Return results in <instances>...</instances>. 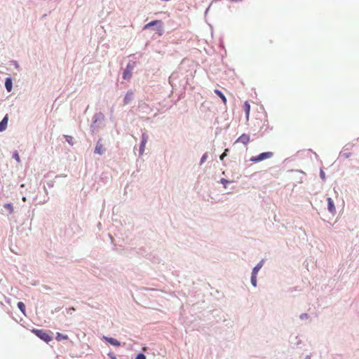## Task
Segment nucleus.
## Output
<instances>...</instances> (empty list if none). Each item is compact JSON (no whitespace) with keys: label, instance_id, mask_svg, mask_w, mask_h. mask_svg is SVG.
I'll return each instance as SVG.
<instances>
[{"label":"nucleus","instance_id":"nucleus-1","mask_svg":"<svg viewBox=\"0 0 359 359\" xmlns=\"http://www.w3.org/2000/svg\"><path fill=\"white\" fill-rule=\"evenodd\" d=\"M32 332L47 344L53 340V337L50 335L47 331L43 330L34 328L32 330Z\"/></svg>","mask_w":359,"mask_h":359},{"label":"nucleus","instance_id":"nucleus-2","mask_svg":"<svg viewBox=\"0 0 359 359\" xmlns=\"http://www.w3.org/2000/svg\"><path fill=\"white\" fill-rule=\"evenodd\" d=\"M104 119V116L102 112L95 113L93 117V121L90 125V130L94 133L100 127L101 123Z\"/></svg>","mask_w":359,"mask_h":359},{"label":"nucleus","instance_id":"nucleus-3","mask_svg":"<svg viewBox=\"0 0 359 359\" xmlns=\"http://www.w3.org/2000/svg\"><path fill=\"white\" fill-rule=\"evenodd\" d=\"M273 156V153L271 151L262 152L255 156H252L250 159L251 162L258 163L265 159L271 158Z\"/></svg>","mask_w":359,"mask_h":359},{"label":"nucleus","instance_id":"nucleus-4","mask_svg":"<svg viewBox=\"0 0 359 359\" xmlns=\"http://www.w3.org/2000/svg\"><path fill=\"white\" fill-rule=\"evenodd\" d=\"M148 138H149V136L145 132L142 133L141 142H140V147H139L140 156L142 155V154L144 151L145 145L147 142Z\"/></svg>","mask_w":359,"mask_h":359},{"label":"nucleus","instance_id":"nucleus-5","mask_svg":"<svg viewBox=\"0 0 359 359\" xmlns=\"http://www.w3.org/2000/svg\"><path fill=\"white\" fill-rule=\"evenodd\" d=\"M135 66V62L130 64H128L126 69L124 70L123 78L124 79H129L132 76V71L133 69V67Z\"/></svg>","mask_w":359,"mask_h":359},{"label":"nucleus","instance_id":"nucleus-6","mask_svg":"<svg viewBox=\"0 0 359 359\" xmlns=\"http://www.w3.org/2000/svg\"><path fill=\"white\" fill-rule=\"evenodd\" d=\"M137 253L142 256L147 257L149 259L154 262H159V258L158 257L153 256L151 254L146 253L145 250L143 249H140Z\"/></svg>","mask_w":359,"mask_h":359},{"label":"nucleus","instance_id":"nucleus-7","mask_svg":"<svg viewBox=\"0 0 359 359\" xmlns=\"http://www.w3.org/2000/svg\"><path fill=\"white\" fill-rule=\"evenodd\" d=\"M250 142V135L245 133L242 134L236 140L235 143L241 142L245 145H247Z\"/></svg>","mask_w":359,"mask_h":359},{"label":"nucleus","instance_id":"nucleus-8","mask_svg":"<svg viewBox=\"0 0 359 359\" xmlns=\"http://www.w3.org/2000/svg\"><path fill=\"white\" fill-rule=\"evenodd\" d=\"M103 339L104 341H106L107 342H108L111 346H116V347H118V346H121L120 341H118L116 339H115L114 337L104 336L103 337Z\"/></svg>","mask_w":359,"mask_h":359},{"label":"nucleus","instance_id":"nucleus-9","mask_svg":"<svg viewBox=\"0 0 359 359\" xmlns=\"http://www.w3.org/2000/svg\"><path fill=\"white\" fill-rule=\"evenodd\" d=\"M105 151V149L103 147V145L101 143V140L100 139L95 145L94 153L97 154L99 155H102Z\"/></svg>","mask_w":359,"mask_h":359},{"label":"nucleus","instance_id":"nucleus-10","mask_svg":"<svg viewBox=\"0 0 359 359\" xmlns=\"http://www.w3.org/2000/svg\"><path fill=\"white\" fill-rule=\"evenodd\" d=\"M265 260L264 259H262V260H260L253 268H252V273L251 274H254V275H257V273L259 272V271L262 268L263 265H264V263Z\"/></svg>","mask_w":359,"mask_h":359},{"label":"nucleus","instance_id":"nucleus-11","mask_svg":"<svg viewBox=\"0 0 359 359\" xmlns=\"http://www.w3.org/2000/svg\"><path fill=\"white\" fill-rule=\"evenodd\" d=\"M327 210L332 214L335 213L336 209H335V205H334V203L333 200L330 197H328L327 198Z\"/></svg>","mask_w":359,"mask_h":359},{"label":"nucleus","instance_id":"nucleus-12","mask_svg":"<svg viewBox=\"0 0 359 359\" xmlns=\"http://www.w3.org/2000/svg\"><path fill=\"white\" fill-rule=\"evenodd\" d=\"M8 114H6L2 120L0 121V132H3L6 130L7 126H8Z\"/></svg>","mask_w":359,"mask_h":359},{"label":"nucleus","instance_id":"nucleus-13","mask_svg":"<svg viewBox=\"0 0 359 359\" xmlns=\"http://www.w3.org/2000/svg\"><path fill=\"white\" fill-rule=\"evenodd\" d=\"M134 98L133 91H127L124 98H123V104H128L131 100Z\"/></svg>","mask_w":359,"mask_h":359},{"label":"nucleus","instance_id":"nucleus-14","mask_svg":"<svg viewBox=\"0 0 359 359\" xmlns=\"http://www.w3.org/2000/svg\"><path fill=\"white\" fill-rule=\"evenodd\" d=\"M243 109L245 114L246 118L248 119L250 111V105L248 101H245L243 104Z\"/></svg>","mask_w":359,"mask_h":359},{"label":"nucleus","instance_id":"nucleus-15","mask_svg":"<svg viewBox=\"0 0 359 359\" xmlns=\"http://www.w3.org/2000/svg\"><path fill=\"white\" fill-rule=\"evenodd\" d=\"M272 128H269L268 123H264L262 126L260 128V133L262 135H264V133H267L269 130H271Z\"/></svg>","mask_w":359,"mask_h":359},{"label":"nucleus","instance_id":"nucleus-16","mask_svg":"<svg viewBox=\"0 0 359 359\" xmlns=\"http://www.w3.org/2000/svg\"><path fill=\"white\" fill-rule=\"evenodd\" d=\"M17 306L19 309V310L23 313V315L26 316L25 304L22 302H18L17 304Z\"/></svg>","mask_w":359,"mask_h":359},{"label":"nucleus","instance_id":"nucleus-17","mask_svg":"<svg viewBox=\"0 0 359 359\" xmlns=\"http://www.w3.org/2000/svg\"><path fill=\"white\" fill-rule=\"evenodd\" d=\"M65 141L71 146H73L74 144V137L72 136H70V135H63Z\"/></svg>","mask_w":359,"mask_h":359},{"label":"nucleus","instance_id":"nucleus-18","mask_svg":"<svg viewBox=\"0 0 359 359\" xmlns=\"http://www.w3.org/2000/svg\"><path fill=\"white\" fill-rule=\"evenodd\" d=\"M158 24H161V20H154V21H151L149 23H147V25H144V29H149V27H151V26H154V25H158Z\"/></svg>","mask_w":359,"mask_h":359},{"label":"nucleus","instance_id":"nucleus-19","mask_svg":"<svg viewBox=\"0 0 359 359\" xmlns=\"http://www.w3.org/2000/svg\"><path fill=\"white\" fill-rule=\"evenodd\" d=\"M295 172L297 173L299 177L297 178V182L302 183L303 182L304 177L305 176V172L301 171V170H295Z\"/></svg>","mask_w":359,"mask_h":359},{"label":"nucleus","instance_id":"nucleus-20","mask_svg":"<svg viewBox=\"0 0 359 359\" xmlns=\"http://www.w3.org/2000/svg\"><path fill=\"white\" fill-rule=\"evenodd\" d=\"M55 339H56L57 341H60L63 340V339H68V336L65 335V334H62L60 332H57L56 333Z\"/></svg>","mask_w":359,"mask_h":359},{"label":"nucleus","instance_id":"nucleus-21","mask_svg":"<svg viewBox=\"0 0 359 359\" xmlns=\"http://www.w3.org/2000/svg\"><path fill=\"white\" fill-rule=\"evenodd\" d=\"M257 275L251 274L250 282L253 287H256L257 286Z\"/></svg>","mask_w":359,"mask_h":359},{"label":"nucleus","instance_id":"nucleus-22","mask_svg":"<svg viewBox=\"0 0 359 359\" xmlns=\"http://www.w3.org/2000/svg\"><path fill=\"white\" fill-rule=\"evenodd\" d=\"M4 208L7 210L10 214H11L13 212V204L11 203H5L4 205Z\"/></svg>","mask_w":359,"mask_h":359},{"label":"nucleus","instance_id":"nucleus-23","mask_svg":"<svg viewBox=\"0 0 359 359\" xmlns=\"http://www.w3.org/2000/svg\"><path fill=\"white\" fill-rule=\"evenodd\" d=\"M5 86L6 90H11L12 89V80L10 78H7L5 81Z\"/></svg>","mask_w":359,"mask_h":359},{"label":"nucleus","instance_id":"nucleus-24","mask_svg":"<svg viewBox=\"0 0 359 359\" xmlns=\"http://www.w3.org/2000/svg\"><path fill=\"white\" fill-rule=\"evenodd\" d=\"M346 150V149H345L344 147V151H341L340 152L339 156L341 157H344L345 158H349L351 156V153H350V152H345Z\"/></svg>","mask_w":359,"mask_h":359},{"label":"nucleus","instance_id":"nucleus-25","mask_svg":"<svg viewBox=\"0 0 359 359\" xmlns=\"http://www.w3.org/2000/svg\"><path fill=\"white\" fill-rule=\"evenodd\" d=\"M233 181H230L229 180H226L225 178H222L220 180V183L222 184L224 188L226 189L227 188V184H230V183H232Z\"/></svg>","mask_w":359,"mask_h":359},{"label":"nucleus","instance_id":"nucleus-26","mask_svg":"<svg viewBox=\"0 0 359 359\" xmlns=\"http://www.w3.org/2000/svg\"><path fill=\"white\" fill-rule=\"evenodd\" d=\"M215 93L222 99L224 104L226 102V98L222 91H215Z\"/></svg>","mask_w":359,"mask_h":359},{"label":"nucleus","instance_id":"nucleus-27","mask_svg":"<svg viewBox=\"0 0 359 359\" xmlns=\"http://www.w3.org/2000/svg\"><path fill=\"white\" fill-rule=\"evenodd\" d=\"M229 152V149H225L224 152L219 156V159L221 161H223L224 158L228 155Z\"/></svg>","mask_w":359,"mask_h":359},{"label":"nucleus","instance_id":"nucleus-28","mask_svg":"<svg viewBox=\"0 0 359 359\" xmlns=\"http://www.w3.org/2000/svg\"><path fill=\"white\" fill-rule=\"evenodd\" d=\"M12 157L17 161V162H20V156H19V154L17 151H14L13 152V155H12Z\"/></svg>","mask_w":359,"mask_h":359},{"label":"nucleus","instance_id":"nucleus-29","mask_svg":"<svg viewBox=\"0 0 359 359\" xmlns=\"http://www.w3.org/2000/svg\"><path fill=\"white\" fill-rule=\"evenodd\" d=\"M207 158H208V154L207 153H204L202 155V156L201 158V160H200V165H201L205 163V161L207 160Z\"/></svg>","mask_w":359,"mask_h":359},{"label":"nucleus","instance_id":"nucleus-30","mask_svg":"<svg viewBox=\"0 0 359 359\" xmlns=\"http://www.w3.org/2000/svg\"><path fill=\"white\" fill-rule=\"evenodd\" d=\"M135 359H147L146 355L142 353H139L135 356Z\"/></svg>","mask_w":359,"mask_h":359},{"label":"nucleus","instance_id":"nucleus-31","mask_svg":"<svg viewBox=\"0 0 359 359\" xmlns=\"http://www.w3.org/2000/svg\"><path fill=\"white\" fill-rule=\"evenodd\" d=\"M309 318V316L308 313H302L300 314L299 316V318L301 320H306V319H308Z\"/></svg>","mask_w":359,"mask_h":359},{"label":"nucleus","instance_id":"nucleus-32","mask_svg":"<svg viewBox=\"0 0 359 359\" xmlns=\"http://www.w3.org/2000/svg\"><path fill=\"white\" fill-rule=\"evenodd\" d=\"M320 177L323 180H325V172L321 169L320 171Z\"/></svg>","mask_w":359,"mask_h":359},{"label":"nucleus","instance_id":"nucleus-33","mask_svg":"<svg viewBox=\"0 0 359 359\" xmlns=\"http://www.w3.org/2000/svg\"><path fill=\"white\" fill-rule=\"evenodd\" d=\"M295 339H297V341L294 343V344L297 346H299L301 344H302V340L299 339V337L298 336H296L295 337Z\"/></svg>","mask_w":359,"mask_h":359},{"label":"nucleus","instance_id":"nucleus-34","mask_svg":"<svg viewBox=\"0 0 359 359\" xmlns=\"http://www.w3.org/2000/svg\"><path fill=\"white\" fill-rule=\"evenodd\" d=\"M108 356L111 358V359H117L116 358V356L111 352L109 353H108Z\"/></svg>","mask_w":359,"mask_h":359},{"label":"nucleus","instance_id":"nucleus-35","mask_svg":"<svg viewBox=\"0 0 359 359\" xmlns=\"http://www.w3.org/2000/svg\"><path fill=\"white\" fill-rule=\"evenodd\" d=\"M75 311V309L74 307H70L68 309L67 312L69 313H72V311Z\"/></svg>","mask_w":359,"mask_h":359},{"label":"nucleus","instance_id":"nucleus-36","mask_svg":"<svg viewBox=\"0 0 359 359\" xmlns=\"http://www.w3.org/2000/svg\"><path fill=\"white\" fill-rule=\"evenodd\" d=\"M311 355H306L304 358V359H311Z\"/></svg>","mask_w":359,"mask_h":359},{"label":"nucleus","instance_id":"nucleus-37","mask_svg":"<svg viewBox=\"0 0 359 359\" xmlns=\"http://www.w3.org/2000/svg\"><path fill=\"white\" fill-rule=\"evenodd\" d=\"M174 76H175L174 74H172L171 76L170 77V81L173 79Z\"/></svg>","mask_w":359,"mask_h":359},{"label":"nucleus","instance_id":"nucleus-38","mask_svg":"<svg viewBox=\"0 0 359 359\" xmlns=\"http://www.w3.org/2000/svg\"><path fill=\"white\" fill-rule=\"evenodd\" d=\"M49 187H52L53 186V183H48Z\"/></svg>","mask_w":359,"mask_h":359},{"label":"nucleus","instance_id":"nucleus-39","mask_svg":"<svg viewBox=\"0 0 359 359\" xmlns=\"http://www.w3.org/2000/svg\"><path fill=\"white\" fill-rule=\"evenodd\" d=\"M22 200L23 201H26V197H25V196H22Z\"/></svg>","mask_w":359,"mask_h":359},{"label":"nucleus","instance_id":"nucleus-40","mask_svg":"<svg viewBox=\"0 0 359 359\" xmlns=\"http://www.w3.org/2000/svg\"><path fill=\"white\" fill-rule=\"evenodd\" d=\"M147 350V347H143V348H142V351H146Z\"/></svg>","mask_w":359,"mask_h":359},{"label":"nucleus","instance_id":"nucleus-41","mask_svg":"<svg viewBox=\"0 0 359 359\" xmlns=\"http://www.w3.org/2000/svg\"><path fill=\"white\" fill-rule=\"evenodd\" d=\"M23 187H25V184H22L20 185V188H23Z\"/></svg>","mask_w":359,"mask_h":359},{"label":"nucleus","instance_id":"nucleus-42","mask_svg":"<svg viewBox=\"0 0 359 359\" xmlns=\"http://www.w3.org/2000/svg\"><path fill=\"white\" fill-rule=\"evenodd\" d=\"M109 237L110 238V239L112 241V236L111 235L109 234Z\"/></svg>","mask_w":359,"mask_h":359}]
</instances>
